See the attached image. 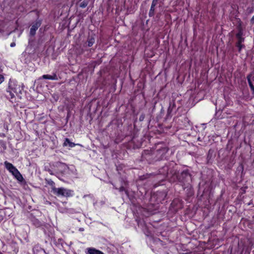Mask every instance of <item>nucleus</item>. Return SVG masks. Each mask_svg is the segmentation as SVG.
Masks as SVG:
<instances>
[{
	"mask_svg": "<svg viewBox=\"0 0 254 254\" xmlns=\"http://www.w3.org/2000/svg\"><path fill=\"white\" fill-rule=\"evenodd\" d=\"M23 84H19L16 81L10 79L9 82L7 92H9L11 97L12 98L14 97L12 92L16 95L20 94L23 90Z\"/></svg>",
	"mask_w": 254,
	"mask_h": 254,
	"instance_id": "obj_1",
	"label": "nucleus"
},
{
	"mask_svg": "<svg viewBox=\"0 0 254 254\" xmlns=\"http://www.w3.org/2000/svg\"><path fill=\"white\" fill-rule=\"evenodd\" d=\"M4 164L6 169L8 170L18 181L21 182L23 181V178L19 171L11 163L5 161Z\"/></svg>",
	"mask_w": 254,
	"mask_h": 254,
	"instance_id": "obj_2",
	"label": "nucleus"
},
{
	"mask_svg": "<svg viewBox=\"0 0 254 254\" xmlns=\"http://www.w3.org/2000/svg\"><path fill=\"white\" fill-rule=\"evenodd\" d=\"M53 192L58 196L69 197L73 195V191L64 188H53Z\"/></svg>",
	"mask_w": 254,
	"mask_h": 254,
	"instance_id": "obj_3",
	"label": "nucleus"
},
{
	"mask_svg": "<svg viewBox=\"0 0 254 254\" xmlns=\"http://www.w3.org/2000/svg\"><path fill=\"white\" fill-rule=\"evenodd\" d=\"M86 254H104L102 252L94 248H88L85 251Z\"/></svg>",
	"mask_w": 254,
	"mask_h": 254,
	"instance_id": "obj_4",
	"label": "nucleus"
},
{
	"mask_svg": "<svg viewBox=\"0 0 254 254\" xmlns=\"http://www.w3.org/2000/svg\"><path fill=\"white\" fill-rule=\"evenodd\" d=\"M243 36V32L242 30L240 29L236 35V37L238 40L237 43H242L244 41V38Z\"/></svg>",
	"mask_w": 254,
	"mask_h": 254,
	"instance_id": "obj_5",
	"label": "nucleus"
},
{
	"mask_svg": "<svg viewBox=\"0 0 254 254\" xmlns=\"http://www.w3.org/2000/svg\"><path fill=\"white\" fill-rule=\"evenodd\" d=\"M76 145H79L80 144H75L73 142H71L70 141V140L68 139V138H66L64 143V145L65 146H68L69 147H74Z\"/></svg>",
	"mask_w": 254,
	"mask_h": 254,
	"instance_id": "obj_6",
	"label": "nucleus"
},
{
	"mask_svg": "<svg viewBox=\"0 0 254 254\" xmlns=\"http://www.w3.org/2000/svg\"><path fill=\"white\" fill-rule=\"evenodd\" d=\"M42 78L46 79H50V80H57L58 77L56 74H54L53 75H43L42 76Z\"/></svg>",
	"mask_w": 254,
	"mask_h": 254,
	"instance_id": "obj_7",
	"label": "nucleus"
},
{
	"mask_svg": "<svg viewBox=\"0 0 254 254\" xmlns=\"http://www.w3.org/2000/svg\"><path fill=\"white\" fill-rule=\"evenodd\" d=\"M39 26H40V24L39 23H37L35 24L32 25V26L30 29L31 35H34L35 34L36 30L38 29V28Z\"/></svg>",
	"mask_w": 254,
	"mask_h": 254,
	"instance_id": "obj_8",
	"label": "nucleus"
},
{
	"mask_svg": "<svg viewBox=\"0 0 254 254\" xmlns=\"http://www.w3.org/2000/svg\"><path fill=\"white\" fill-rule=\"evenodd\" d=\"M237 47L238 48L239 51L241 52L242 49L244 47V45L241 43H237Z\"/></svg>",
	"mask_w": 254,
	"mask_h": 254,
	"instance_id": "obj_9",
	"label": "nucleus"
},
{
	"mask_svg": "<svg viewBox=\"0 0 254 254\" xmlns=\"http://www.w3.org/2000/svg\"><path fill=\"white\" fill-rule=\"evenodd\" d=\"M94 43V39L93 38H91L88 41V46L89 47H91L93 45Z\"/></svg>",
	"mask_w": 254,
	"mask_h": 254,
	"instance_id": "obj_10",
	"label": "nucleus"
},
{
	"mask_svg": "<svg viewBox=\"0 0 254 254\" xmlns=\"http://www.w3.org/2000/svg\"><path fill=\"white\" fill-rule=\"evenodd\" d=\"M154 1L155 0H153L152 3V5H151V8H150V12H149V15H151V12H153L154 11V6L155 5V3H154Z\"/></svg>",
	"mask_w": 254,
	"mask_h": 254,
	"instance_id": "obj_11",
	"label": "nucleus"
},
{
	"mask_svg": "<svg viewBox=\"0 0 254 254\" xmlns=\"http://www.w3.org/2000/svg\"><path fill=\"white\" fill-rule=\"evenodd\" d=\"M247 79H248V83H249V86H250V87H251L252 86H253V84H252V81L251 80V75H249L247 76Z\"/></svg>",
	"mask_w": 254,
	"mask_h": 254,
	"instance_id": "obj_12",
	"label": "nucleus"
},
{
	"mask_svg": "<svg viewBox=\"0 0 254 254\" xmlns=\"http://www.w3.org/2000/svg\"><path fill=\"white\" fill-rule=\"evenodd\" d=\"M4 80V77L2 75H0V84H1Z\"/></svg>",
	"mask_w": 254,
	"mask_h": 254,
	"instance_id": "obj_13",
	"label": "nucleus"
},
{
	"mask_svg": "<svg viewBox=\"0 0 254 254\" xmlns=\"http://www.w3.org/2000/svg\"><path fill=\"white\" fill-rule=\"evenodd\" d=\"M87 5L86 3H81L80 6L82 7H84Z\"/></svg>",
	"mask_w": 254,
	"mask_h": 254,
	"instance_id": "obj_14",
	"label": "nucleus"
},
{
	"mask_svg": "<svg viewBox=\"0 0 254 254\" xmlns=\"http://www.w3.org/2000/svg\"><path fill=\"white\" fill-rule=\"evenodd\" d=\"M15 46V43L14 42H12L10 44L11 47H14Z\"/></svg>",
	"mask_w": 254,
	"mask_h": 254,
	"instance_id": "obj_15",
	"label": "nucleus"
},
{
	"mask_svg": "<svg viewBox=\"0 0 254 254\" xmlns=\"http://www.w3.org/2000/svg\"><path fill=\"white\" fill-rule=\"evenodd\" d=\"M250 88H251L252 91H253V93H254V85L252 86V87Z\"/></svg>",
	"mask_w": 254,
	"mask_h": 254,
	"instance_id": "obj_16",
	"label": "nucleus"
},
{
	"mask_svg": "<svg viewBox=\"0 0 254 254\" xmlns=\"http://www.w3.org/2000/svg\"><path fill=\"white\" fill-rule=\"evenodd\" d=\"M251 21H252V22H254V15L253 16Z\"/></svg>",
	"mask_w": 254,
	"mask_h": 254,
	"instance_id": "obj_17",
	"label": "nucleus"
}]
</instances>
